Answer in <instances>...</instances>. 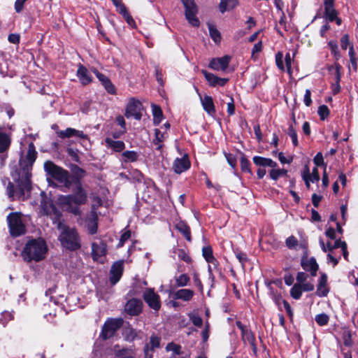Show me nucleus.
Instances as JSON below:
<instances>
[{
    "label": "nucleus",
    "mask_w": 358,
    "mask_h": 358,
    "mask_svg": "<svg viewBox=\"0 0 358 358\" xmlns=\"http://www.w3.org/2000/svg\"><path fill=\"white\" fill-rule=\"evenodd\" d=\"M92 203V211H91V217H93L94 219H98L96 214V209L102 205V200L99 196H93Z\"/></svg>",
    "instance_id": "nucleus-35"
},
{
    "label": "nucleus",
    "mask_w": 358,
    "mask_h": 358,
    "mask_svg": "<svg viewBox=\"0 0 358 358\" xmlns=\"http://www.w3.org/2000/svg\"><path fill=\"white\" fill-rule=\"evenodd\" d=\"M9 231L12 236L17 237L26 232L24 221L18 213H11L7 216Z\"/></svg>",
    "instance_id": "nucleus-6"
},
{
    "label": "nucleus",
    "mask_w": 358,
    "mask_h": 358,
    "mask_svg": "<svg viewBox=\"0 0 358 358\" xmlns=\"http://www.w3.org/2000/svg\"><path fill=\"white\" fill-rule=\"evenodd\" d=\"M194 294V293L192 289H181L175 293V298L185 301H189L192 299Z\"/></svg>",
    "instance_id": "nucleus-30"
},
{
    "label": "nucleus",
    "mask_w": 358,
    "mask_h": 358,
    "mask_svg": "<svg viewBox=\"0 0 358 358\" xmlns=\"http://www.w3.org/2000/svg\"><path fill=\"white\" fill-rule=\"evenodd\" d=\"M328 46L331 50V54L334 59L338 61L341 57V55L338 50V45L336 41H330L328 42Z\"/></svg>",
    "instance_id": "nucleus-36"
},
{
    "label": "nucleus",
    "mask_w": 358,
    "mask_h": 358,
    "mask_svg": "<svg viewBox=\"0 0 358 358\" xmlns=\"http://www.w3.org/2000/svg\"><path fill=\"white\" fill-rule=\"evenodd\" d=\"M283 55L282 52H279L275 55V63L278 68L282 71L285 70L284 64H283Z\"/></svg>",
    "instance_id": "nucleus-52"
},
{
    "label": "nucleus",
    "mask_w": 358,
    "mask_h": 358,
    "mask_svg": "<svg viewBox=\"0 0 358 358\" xmlns=\"http://www.w3.org/2000/svg\"><path fill=\"white\" fill-rule=\"evenodd\" d=\"M301 265L303 268L306 271H310L313 276L316 275L318 265L314 258L303 260Z\"/></svg>",
    "instance_id": "nucleus-25"
},
{
    "label": "nucleus",
    "mask_w": 358,
    "mask_h": 358,
    "mask_svg": "<svg viewBox=\"0 0 358 358\" xmlns=\"http://www.w3.org/2000/svg\"><path fill=\"white\" fill-rule=\"evenodd\" d=\"M122 324V320L121 319H110L107 320L102 328V338L106 340L112 337Z\"/></svg>",
    "instance_id": "nucleus-10"
},
{
    "label": "nucleus",
    "mask_w": 358,
    "mask_h": 358,
    "mask_svg": "<svg viewBox=\"0 0 358 358\" xmlns=\"http://www.w3.org/2000/svg\"><path fill=\"white\" fill-rule=\"evenodd\" d=\"M115 355L120 358H135V352L131 348H122V350H116L115 348Z\"/></svg>",
    "instance_id": "nucleus-31"
},
{
    "label": "nucleus",
    "mask_w": 358,
    "mask_h": 358,
    "mask_svg": "<svg viewBox=\"0 0 358 358\" xmlns=\"http://www.w3.org/2000/svg\"><path fill=\"white\" fill-rule=\"evenodd\" d=\"M97 219H94L92 217V219L89 221L87 224V229L90 234H94L97 231Z\"/></svg>",
    "instance_id": "nucleus-48"
},
{
    "label": "nucleus",
    "mask_w": 358,
    "mask_h": 358,
    "mask_svg": "<svg viewBox=\"0 0 358 358\" xmlns=\"http://www.w3.org/2000/svg\"><path fill=\"white\" fill-rule=\"evenodd\" d=\"M176 229L185 236L188 241H191L189 227L183 222H180L176 224Z\"/></svg>",
    "instance_id": "nucleus-33"
},
{
    "label": "nucleus",
    "mask_w": 358,
    "mask_h": 358,
    "mask_svg": "<svg viewBox=\"0 0 358 358\" xmlns=\"http://www.w3.org/2000/svg\"><path fill=\"white\" fill-rule=\"evenodd\" d=\"M189 161L187 156L176 158L173 162V169L177 173H181L189 168Z\"/></svg>",
    "instance_id": "nucleus-19"
},
{
    "label": "nucleus",
    "mask_w": 358,
    "mask_h": 358,
    "mask_svg": "<svg viewBox=\"0 0 358 358\" xmlns=\"http://www.w3.org/2000/svg\"><path fill=\"white\" fill-rule=\"evenodd\" d=\"M48 246L44 240L32 239L28 241L23 248L22 256L26 262H40L45 258Z\"/></svg>",
    "instance_id": "nucleus-3"
},
{
    "label": "nucleus",
    "mask_w": 358,
    "mask_h": 358,
    "mask_svg": "<svg viewBox=\"0 0 358 358\" xmlns=\"http://www.w3.org/2000/svg\"><path fill=\"white\" fill-rule=\"evenodd\" d=\"M252 159L254 164L257 166H269L271 168H275L277 166V163L269 158L255 156Z\"/></svg>",
    "instance_id": "nucleus-27"
},
{
    "label": "nucleus",
    "mask_w": 358,
    "mask_h": 358,
    "mask_svg": "<svg viewBox=\"0 0 358 358\" xmlns=\"http://www.w3.org/2000/svg\"><path fill=\"white\" fill-rule=\"evenodd\" d=\"M143 303L140 299H132L127 301L125 310L131 315H136L141 311Z\"/></svg>",
    "instance_id": "nucleus-18"
},
{
    "label": "nucleus",
    "mask_w": 358,
    "mask_h": 358,
    "mask_svg": "<svg viewBox=\"0 0 358 358\" xmlns=\"http://www.w3.org/2000/svg\"><path fill=\"white\" fill-rule=\"evenodd\" d=\"M250 162L245 157L241 158V169L242 171L250 173Z\"/></svg>",
    "instance_id": "nucleus-50"
},
{
    "label": "nucleus",
    "mask_w": 358,
    "mask_h": 358,
    "mask_svg": "<svg viewBox=\"0 0 358 358\" xmlns=\"http://www.w3.org/2000/svg\"><path fill=\"white\" fill-rule=\"evenodd\" d=\"M185 8V18L192 27H198L200 21L196 17L198 8L194 0H180Z\"/></svg>",
    "instance_id": "nucleus-8"
},
{
    "label": "nucleus",
    "mask_w": 358,
    "mask_h": 358,
    "mask_svg": "<svg viewBox=\"0 0 358 358\" xmlns=\"http://www.w3.org/2000/svg\"><path fill=\"white\" fill-rule=\"evenodd\" d=\"M37 152L33 143L29 145L27 152L25 155L21 156L19 161V181L18 187L15 189L13 184L8 182L6 187L8 197L14 199L16 196H24L31 189V171L33 164L36 161Z\"/></svg>",
    "instance_id": "nucleus-1"
},
{
    "label": "nucleus",
    "mask_w": 358,
    "mask_h": 358,
    "mask_svg": "<svg viewBox=\"0 0 358 358\" xmlns=\"http://www.w3.org/2000/svg\"><path fill=\"white\" fill-rule=\"evenodd\" d=\"M203 76L210 86H224L227 82V78H221L213 73H208L206 71H202Z\"/></svg>",
    "instance_id": "nucleus-20"
},
{
    "label": "nucleus",
    "mask_w": 358,
    "mask_h": 358,
    "mask_svg": "<svg viewBox=\"0 0 358 358\" xmlns=\"http://www.w3.org/2000/svg\"><path fill=\"white\" fill-rule=\"evenodd\" d=\"M315 321L320 326L326 325L329 322V316L324 313L317 315Z\"/></svg>",
    "instance_id": "nucleus-45"
},
{
    "label": "nucleus",
    "mask_w": 358,
    "mask_h": 358,
    "mask_svg": "<svg viewBox=\"0 0 358 358\" xmlns=\"http://www.w3.org/2000/svg\"><path fill=\"white\" fill-rule=\"evenodd\" d=\"M73 185L72 194L62 195L59 197L58 201L66 211L75 215H80L81 210L79 206L87 203L88 194L80 181H76Z\"/></svg>",
    "instance_id": "nucleus-2"
},
{
    "label": "nucleus",
    "mask_w": 358,
    "mask_h": 358,
    "mask_svg": "<svg viewBox=\"0 0 358 358\" xmlns=\"http://www.w3.org/2000/svg\"><path fill=\"white\" fill-rule=\"evenodd\" d=\"M190 320L196 327H201L203 324L201 317L197 315L192 314L189 316Z\"/></svg>",
    "instance_id": "nucleus-53"
},
{
    "label": "nucleus",
    "mask_w": 358,
    "mask_h": 358,
    "mask_svg": "<svg viewBox=\"0 0 358 358\" xmlns=\"http://www.w3.org/2000/svg\"><path fill=\"white\" fill-rule=\"evenodd\" d=\"M301 286L302 287V291H304V292H310L314 289V285L310 282H304L301 284Z\"/></svg>",
    "instance_id": "nucleus-62"
},
{
    "label": "nucleus",
    "mask_w": 358,
    "mask_h": 358,
    "mask_svg": "<svg viewBox=\"0 0 358 358\" xmlns=\"http://www.w3.org/2000/svg\"><path fill=\"white\" fill-rule=\"evenodd\" d=\"M287 174V171L285 169H275L273 168L270 172L269 175L272 180H277L280 177L285 176Z\"/></svg>",
    "instance_id": "nucleus-38"
},
{
    "label": "nucleus",
    "mask_w": 358,
    "mask_h": 358,
    "mask_svg": "<svg viewBox=\"0 0 358 358\" xmlns=\"http://www.w3.org/2000/svg\"><path fill=\"white\" fill-rule=\"evenodd\" d=\"M153 121L155 124H159L162 119V111L161 108L157 105H152Z\"/></svg>",
    "instance_id": "nucleus-37"
},
{
    "label": "nucleus",
    "mask_w": 358,
    "mask_h": 358,
    "mask_svg": "<svg viewBox=\"0 0 358 358\" xmlns=\"http://www.w3.org/2000/svg\"><path fill=\"white\" fill-rule=\"evenodd\" d=\"M57 228L60 231L58 239L62 247L71 251L80 248V238L75 228L69 227L62 222H58Z\"/></svg>",
    "instance_id": "nucleus-4"
},
{
    "label": "nucleus",
    "mask_w": 358,
    "mask_h": 358,
    "mask_svg": "<svg viewBox=\"0 0 358 358\" xmlns=\"http://www.w3.org/2000/svg\"><path fill=\"white\" fill-rule=\"evenodd\" d=\"M103 87L109 94H116V89H115L114 85L111 83L110 80H108V82H106L103 85Z\"/></svg>",
    "instance_id": "nucleus-56"
},
{
    "label": "nucleus",
    "mask_w": 358,
    "mask_h": 358,
    "mask_svg": "<svg viewBox=\"0 0 358 358\" xmlns=\"http://www.w3.org/2000/svg\"><path fill=\"white\" fill-rule=\"evenodd\" d=\"M318 115L322 120H324L329 115V109L326 105H322L318 108Z\"/></svg>",
    "instance_id": "nucleus-44"
},
{
    "label": "nucleus",
    "mask_w": 358,
    "mask_h": 358,
    "mask_svg": "<svg viewBox=\"0 0 358 358\" xmlns=\"http://www.w3.org/2000/svg\"><path fill=\"white\" fill-rule=\"evenodd\" d=\"M287 134L291 138L294 146L296 147L299 145L296 130L294 128L292 124H290L287 129Z\"/></svg>",
    "instance_id": "nucleus-40"
},
{
    "label": "nucleus",
    "mask_w": 358,
    "mask_h": 358,
    "mask_svg": "<svg viewBox=\"0 0 358 358\" xmlns=\"http://www.w3.org/2000/svg\"><path fill=\"white\" fill-rule=\"evenodd\" d=\"M11 139L9 135L0 129V169L2 168L8 158L7 151L10 148Z\"/></svg>",
    "instance_id": "nucleus-11"
},
{
    "label": "nucleus",
    "mask_w": 358,
    "mask_h": 358,
    "mask_svg": "<svg viewBox=\"0 0 358 358\" xmlns=\"http://www.w3.org/2000/svg\"><path fill=\"white\" fill-rule=\"evenodd\" d=\"M13 315L8 311H4L2 313L1 317L0 318V323L5 326L8 321L12 320Z\"/></svg>",
    "instance_id": "nucleus-49"
},
{
    "label": "nucleus",
    "mask_w": 358,
    "mask_h": 358,
    "mask_svg": "<svg viewBox=\"0 0 358 358\" xmlns=\"http://www.w3.org/2000/svg\"><path fill=\"white\" fill-rule=\"evenodd\" d=\"M208 31L210 36L215 43H219L221 41V35L220 31L217 29L215 25L208 23Z\"/></svg>",
    "instance_id": "nucleus-34"
},
{
    "label": "nucleus",
    "mask_w": 358,
    "mask_h": 358,
    "mask_svg": "<svg viewBox=\"0 0 358 358\" xmlns=\"http://www.w3.org/2000/svg\"><path fill=\"white\" fill-rule=\"evenodd\" d=\"M107 148L112 149L115 152H121L125 148V144L122 141H115L110 137L105 140Z\"/></svg>",
    "instance_id": "nucleus-26"
},
{
    "label": "nucleus",
    "mask_w": 358,
    "mask_h": 358,
    "mask_svg": "<svg viewBox=\"0 0 358 358\" xmlns=\"http://www.w3.org/2000/svg\"><path fill=\"white\" fill-rule=\"evenodd\" d=\"M301 284H295L290 290V294L294 299H299L302 294Z\"/></svg>",
    "instance_id": "nucleus-41"
},
{
    "label": "nucleus",
    "mask_w": 358,
    "mask_h": 358,
    "mask_svg": "<svg viewBox=\"0 0 358 358\" xmlns=\"http://www.w3.org/2000/svg\"><path fill=\"white\" fill-rule=\"evenodd\" d=\"M76 76L83 85H88L92 80V76H90L88 70L81 64L78 66Z\"/></svg>",
    "instance_id": "nucleus-23"
},
{
    "label": "nucleus",
    "mask_w": 358,
    "mask_h": 358,
    "mask_svg": "<svg viewBox=\"0 0 358 358\" xmlns=\"http://www.w3.org/2000/svg\"><path fill=\"white\" fill-rule=\"evenodd\" d=\"M178 256L180 259H182L186 262H189L190 261V257L187 254H186V252L183 250H178Z\"/></svg>",
    "instance_id": "nucleus-63"
},
{
    "label": "nucleus",
    "mask_w": 358,
    "mask_h": 358,
    "mask_svg": "<svg viewBox=\"0 0 358 358\" xmlns=\"http://www.w3.org/2000/svg\"><path fill=\"white\" fill-rule=\"evenodd\" d=\"M116 122L121 127V129H124L127 131L126 129V122L124 118L122 115H118L116 117Z\"/></svg>",
    "instance_id": "nucleus-64"
},
{
    "label": "nucleus",
    "mask_w": 358,
    "mask_h": 358,
    "mask_svg": "<svg viewBox=\"0 0 358 358\" xmlns=\"http://www.w3.org/2000/svg\"><path fill=\"white\" fill-rule=\"evenodd\" d=\"M297 240L294 236H290L286 240V245L289 248H292L297 245Z\"/></svg>",
    "instance_id": "nucleus-60"
},
{
    "label": "nucleus",
    "mask_w": 358,
    "mask_h": 358,
    "mask_svg": "<svg viewBox=\"0 0 358 358\" xmlns=\"http://www.w3.org/2000/svg\"><path fill=\"white\" fill-rule=\"evenodd\" d=\"M44 170L47 175L62 184L64 187L70 189L73 185V178L68 171L55 164L51 161L44 163Z\"/></svg>",
    "instance_id": "nucleus-5"
},
{
    "label": "nucleus",
    "mask_w": 358,
    "mask_h": 358,
    "mask_svg": "<svg viewBox=\"0 0 358 358\" xmlns=\"http://www.w3.org/2000/svg\"><path fill=\"white\" fill-rule=\"evenodd\" d=\"M313 162L314 164H315V167L317 168V166H327L326 164H324V158H323V155L321 152H318L314 157L313 159Z\"/></svg>",
    "instance_id": "nucleus-55"
},
{
    "label": "nucleus",
    "mask_w": 358,
    "mask_h": 358,
    "mask_svg": "<svg viewBox=\"0 0 358 358\" xmlns=\"http://www.w3.org/2000/svg\"><path fill=\"white\" fill-rule=\"evenodd\" d=\"M124 270V261L115 262L110 268V281L111 284H116L121 278Z\"/></svg>",
    "instance_id": "nucleus-15"
},
{
    "label": "nucleus",
    "mask_w": 358,
    "mask_h": 358,
    "mask_svg": "<svg viewBox=\"0 0 358 358\" xmlns=\"http://www.w3.org/2000/svg\"><path fill=\"white\" fill-rule=\"evenodd\" d=\"M166 349L167 351L173 352V355H180L181 347L179 345L175 344L173 343H170L166 345Z\"/></svg>",
    "instance_id": "nucleus-46"
},
{
    "label": "nucleus",
    "mask_w": 358,
    "mask_h": 358,
    "mask_svg": "<svg viewBox=\"0 0 358 358\" xmlns=\"http://www.w3.org/2000/svg\"><path fill=\"white\" fill-rule=\"evenodd\" d=\"M350 45L349 36L348 34H344L341 38V45L342 49L346 50Z\"/></svg>",
    "instance_id": "nucleus-58"
},
{
    "label": "nucleus",
    "mask_w": 358,
    "mask_h": 358,
    "mask_svg": "<svg viewBox=\"0 0 358 358\" xmlns=\"http://www.w3.org/2000/svg\"><path fill=\"white\" fill-rule=\"evenodd\" d=\"M199 97L203 110L208 115L213 116L215 113V109L213 98L208 95H205L204 96L199 95Z\"/></svg>",
    "instance_id": "nucleus-21"
},
{
    "label": "nucleus",
    "mask_w": 358,
    "mask_h": 358,
    "mask_svg": "<svg viewBox=\"0 0 358 358\" xmlns=\"http://www.w3.org/2000/svg\"><path fill=\"white\" fill-rule=\"evenodd\" d=\"M144 301L148 303V306L158 311L161 308V302L159 296L155 292L154 289L147 288L143 294Z\"/></svg>",
    "instance_id": "nucleus-12"
},
{
    "label": "nucleus",
    "mask_w": 358,
    "mask_h": 358,
    "mask_svg": "<svg viewBox=\"0 0 358 358\" xmlns=\"http://www.w3.org/2000/svg\"><path fill=\"white\" fill-rule=\"evenodd\" d=\"M159 343H160V338L157 336H152L150 337V342L147 345H149V348L151 350H154L155 348H157L159 347Z\"/></svg>",
    "instance_id": "nucleus-47"
},
{
    "label": "nucleus",
    "mask_w": 358,
    "mask_h": 358,
    "mask_svg": "<svg viewBox=\"0 0 358 358\" xmlns=\"http://www.w3.org/2000/svg\"><path fill=\"white\" fill-rule=\"evenodd\" d=\"M338 12L336 10L334 7L324 8V17L329 21L333 22L336 18Z\"/></svg>",
    "instance_id": "nucleus-43"
},
{
    "label": "nucleus",
    "mask_w": 358,
    "mask_h": 358,
    "mask_svg": "<svg viewBox=\"0 0 358 358\" xmlns=\"http://www.w3.org/2000/svg\"><path fill=\"white\" fill-rule=\"evenodd\" d=\"M155 138L153 140L152 143L154 145H156V150L161 151V150L163 148L162 142L165 140L166 138V133L162 132L160 131L159 129H156L155 130Z\"/></svg>",
    "instance_id": "nucleus-29"
},
{
    "label": "nucleus",
    "mask_w": 358,
    "mask_h": 358,
    "mask_svg": "<svg viewBox=\"0 0 358 358\" xmlns=\"http://www.w3.org/2000/svg\"><path fill=\"white\" fill-rule=\"evenodd\" d=\"M329 292L327 287V276L326 274L322 273L320 276L319 283L317 285L316 294L320 296H326Z\"/></svg>",
    "instance_id": "nucleus-24"
},
{
    "label": "nucleus",
    "mask_w": 358,
    "mask_h": 358,
    "mask_svg": "<svg viewBox=\"0 0 358 358\" xmlns=\"http://www.w3.org/2000/svg\"><path fill=\"white\" fill-rule=\"evenodd\" d=\"M72 171H73V176H71V177L73 178L72 180H73V185L75 184V182L76 181H80L81 178H83L85 176V171L80 168H79L78 166H76L73 169H72Z\"/></svg>",
    "instance_id": "nucleus-39"
},
{
    "label": "nucleus",
    "mask_w": 358,
    "mask_h": 358,
    "mask_svg": "<svg viewBox=\"0 0 358 358\" xmlns=\"http://www.w3.org/2000/svg\"><path fill=\"white\" fill-rule=\"evenodd\" d=\"M92 72L94 73V75L96 76V78L99 79V80L101 83V84L103 85L106 82H108V80H110L104 74L99 72L96 69H92Z\"/></svg>",
    "instance_id": "nucleus-54"
},
{
    "label": "nucleus",
    "mask_w": 358,
    "mask_h": 358,
    "mask_svg": "<svg viewBox=\"0 0 358 358\" xmlns=\"http://www.w3.org/2000/svg\"><path fill=\"white\" fill-rule=\"evenodd\" d=\"M122 160L125 163L136 162L139 157L137 152L134 150H127L122 154Z\"/></svg>",
    "instance_id": "nucleus-32"
},
{
    "label": "nucleus",
    "mask_w": 358,
    "mask_h": 358,
    "mask_svg": "<svg viewBox=\"0 0 358 358\" xmlns=\"http://www.w3.org/2000/svg\"><path fill=\"white\" fill-rule=\"evenodd\" d=\"M202 253L206 262L210 264L208 265V271L211 273L212 266L216 268L218 265L217 261L213 255V250L210 246L204 247L202 249Z\"/></svg>",
    "instance_id": "nucleus-22"
},
{
    "label": "nucleus",
    "mask_w": 358,
    "mask_h": 358,
    "mask_svg": "<svg viewBox=\"0 0 358 358\" xmlns=\"http://www.w3.org/2000/svg\"><path fill=\"white\" fill-rule=\"evenodd\" d=\"M8 40L10 43L13 44H18L20 43V35L17 34H10Z\"/></svg>",
    "instance_id": "nucleus-61"
},
{
    "label": "nucleus",
    "mask_w": 358,
    "mask_h": 358,
    "mask_svg": "<svg viewBox=\"0 0 358 358\" xmlns=\"http://www.w3.org/2000/svg\"><path fill=\"white\" fill-rule=\"evenodd\" d=\"M236 326L241 331V336L243 342H248L252 346L253 351L255 352L257 347L255 345V338L252 331L239 321L236 322Z\"/></svg>",
    "instance_id": "nucleus-14"
},
{
    "label": "nucleus",
    "mask_w": 358,
    "mask_h": 358,
    "mask_svg": "<svg viewBox=\"0 0 358 358\" xmlns=\"http://www.w3.org/2000/svg\"><path fill=\"white\" fill-rule=\"evenodd\" d=\"M231 57L225 55L222 57L213 59L209 63V67L215 71H224L227 69Z\"/></svg>",
    "instance_id": "nucleus-16"
},
{
    "label": "nucleus",
    "mask_w": 358,
    "mask_h": 358,
    "mask_svg": "<svg viewBox=\"0 0 358 358\" xmlns=\"http://www.w3.org/2000/svg\"><path fill=\"white\" fill-rule=\"evenodd\" d=\"M142 104L141 103L134 98H130L125 110V116L127 118L134 117L136 120H141Z\"/></svg>",
    "instance_id": "nucleus-9"
},
{
    "label": "nucleus",
    "mask_w": 358,
    "mask_h": 358,
    "mask_svg": "<svg viewBox=\"0 0 358 358\" xmlns=\"http://www.w3.org/2000/svg\"><path fill=\"white\" fill-rule=\"evenodd\" d=\"M57 135L61 138H67L76 136L81 139H87V135L85 134L82 131L77 130L73 128H66L65 130L57 131Z\"/></svg>",
    "instance_id": "nucleus-17"
},
{
    "label": "nucleus",
    "mask_w": 358,
    "mask_h": 358,
    "mask_svg": "<svg viewBox=\"0 0 358 358\" xmlns=\"http://www.w3.org/2000/svg\"><path fill=\"white\" fill-rule=\"evenodd\" d=\"M189 277L185 274H181L176 278V282L178 287H185L187 285L189 282Z\"/></svg>",
    "instance_id": "nucleus-42"
},
{
    "label": "nucleus",
    "mask_w": 358,
    "mask_h": 358,
    "mask_svg": "<svg viewBox=\"0 0 358 358\" xmlns=\"http://www.w3.org/2000/svg\"><path fill=\"white\" fill-rule=\"evenodd\" d=\"M131 237V232L130 231L127 230V231H125L122 235H121V237L120 238V241H119V243L117 245V248H121L123 246V245L124 244V243L128 240Z\"/></svg>",
    "instance_id": "nucleus-51"
},
{
    "label": "nucleus",
    "mask_w": 358,
    "mask_h": 358,
    "mask_svg": "<svg viewBox=\"0 0 358 358\" xmlns=\"http://www.w3.org/2000/svg\"><path fill=\"white\" fill-rule=\"evenodd\" d=\"M310 96H311L310 90H306L305 94H304V97H303V102L306 106H310V104L312 103V99H311Z\"/></svg>",
    "instance_id": "nucleus-59"
},
{
    "label": "nucleus",
    "mask_w": 358,
    "mask_h": 358,
    "mask_svg": "<svg viewBox=\"0 0 358 358\" xmlns=\"http://www.w3.org/2000/svg\"><path fill=\"white\" fill-rule=\"evenodd\" d=\"M310 179L311 182H316L320 180V174L317 167H314L310 173Z\"/></svg>",
    "instance_id": "nucleus-57"
},
{
    "label": "nucleus",
    "mask_w": 358,
    "mask_h": 358,
    "mask_svg": "<svg viewBox=\"0 0 358 358\" xmlns=\"http://www.w3.org/2000/svg\"><path fill=\"white\" fill-rule=\"evenodd\" d=\"M107 252L106 245L103 241L92 243V255L94 260L103 262L101 259Z\"/></svg>",
    "instance_id": "nucleus-13"
},
{
    "label": "nucleus",
    "mask_w": 358,
    "mask_h": 358,
    "mask_svg": "<svg viewBox=\"0 0 358 358\" xmlns=\"http://www.w3.org/2000/svg\"><path fill=\"white\" fill-rule=\"evenodd\" d=\"M238 4V0H220L219 10L224 13L235 8Z\"/></svg>",
    "instance_id": "nucleus-28"
},
{
    "label": "nucleus",
    "mask_w": 358,
    "mask_h": 358,
    "mask_svg": "<svg viewBox=\"0 0 358 358\" xmlns=\"http://www.w3.org/2000/svg\"><path fill=\"white\" fill-rule=\"evenodd\" d=\"M41 212L52 220L53 224H57L62 216L61 211L56 208L52 201L46 196H43L41 201Z\"/></svg>",
    "instance_id": "nucleus-7"
}]
</instances>
